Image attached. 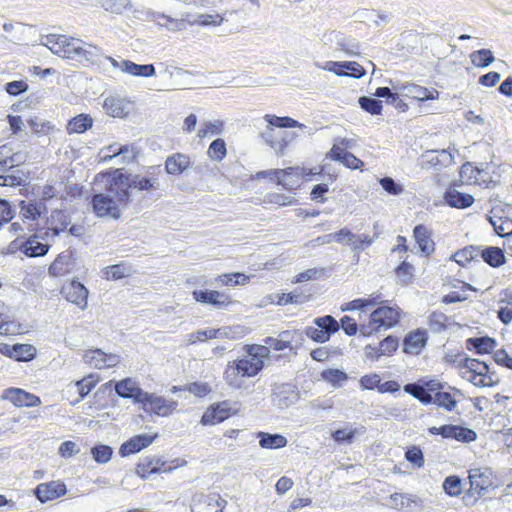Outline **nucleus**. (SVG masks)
<instances>
[{"instance_id":"nucleus-1","label":"nucleus","mask_w":512,"mask_h":512,"mask_svg":"<svg viewBox=\"0 0 512 512\" xmlns=\"http://www.w3.org/2000/svg\"><path fill=\"white\" fill-rule=\"evenodd\" d=\"M444 384L438 380H428L421 383H408L404 386V391L422 404H436L447 411H452L457 405V401L450 392L444 391Z\"/></svg>"},{"instance_id":"nucleus-2","label":"nucleus","mask_w":512,"mask_h":512,"mask_svg":"<svg viewBox=\"0 0 512 512\" xmlns=\"http://www.w3.org/2000/svg\"><path fill=\"white\" fill-rule=\"evenodd\" d=\"M129 200V192L123 185L116 184L109 193L95 194L92 198V207L98 217L118 219L121 216L120 206Z\"/></svg>"},{"instance_id":"nucleus-3","label":"nucleus","mask_w":512,"mask_h":512,"mask_svg":"<svg viewBox=\"0 0 512 512\" xmlns=\"http://www.w3.org/2000/svg\"><path fill=\"white\" fill-rule=\"evenodd\" d=\"M254 348L248 349L244 358L229 362L224 372L226 383L235 389L242 385V377L256 376L264 367V361L253 355Z\"/></svg>"},{"instance_id":"nucleus-4","label":"nucleus","mask_w":512,"mask_h":512,"mask_svg":"<svg viewBox=\"0 0 512 512\" xmlns=\"http://www.w3.org/2000/svg\"><path fill=\"white\" fill-rule=\"evenodd\" d=\"M458 368L462 378L477 387H492L499 382L496 373L484 361L463 357L458 361Z\"/></svg>"},{"instance_id":"nucleus-5","label":"nucleus","mask_w":512,"mask_h":512,"mask_svg":"<svg viewBox=\"0 0 512 512\" xmlns=\"http://www.w3.org/2000/svg\"><path fill=\"white\" fill-rule=\"evenodd\" d=\"M399 317L398 308L389 306L378 307L370 314L367 323L360 324V334L370 336L381 329L387 330L398 323Z\"/></svg>"},{"instance_id":"nucleus-6","label":"nucleus","mask_w":512,"mask_h":512,"mask_svg":"<svg viewBox=\"0 0 512 512\" xmlns=\"http://www.w3.org/2000/svg\"><path fill=\"white\" fill-rule=\"evenodd\" d=\"M429 432L432 435H441L446 439H455L462 443H470L477 438L474 430L458 425L445 424L440 427H431Z\"/></svg>"},{"instance_id":"nucleus-7","label":"nucleus","mask_w":512,"mask_h":512,"mask_svg":"<svg viewBox=\"0 0 512 512\" xmlns=\"http://www.w3.org/2000/svg\"><path fill=\"white\" fill-rule=\"evenodd\" d=\"M49 231H38L30 236L20 247V250L28 257H40L47 254L50 243Z\"/></svg>"},{"instance_id":"nucleus-8","label":"nucleus","mask_w":512,"mask_h":512,"mask_svg":"<svg viewBox=\"0 0 512 512\" xmlns=\"http://www.w3.org/2000/svg\"><path fill=\"white\" fill-rule=\"evenodd\" d=\"M141 404L142 409L145 412L154 413L162 417L170 415L177 407L176 401L167 400L161 396H156L148 392L147 397L143 398Z\"/></svg>"},{"instance_id":"nucleus-9","label":"nucleus","mask_w":512,"mask_h":512,"mask_svg":"<svg viewBox=\"0 0 512 512\" xmlns=\"http://www.w3.org/2000/svg\"><path fill=\"white\" fill-rule=\"evenodd\" d=\"M58 43L53 44L51 52L63 58L71 60H79L82 40L78 38H68L65 35H60L57 39Z\"/></svg>"},{"instance_id":"nucleus-10","label":"nucleus","mask_w":512,"mask_h":512,"mask_svg":"<svg viewBox=\"0 0 512 512\" xmlns=\"http://www.w3.org/2000/svg\"><path fill=\"white\" fill-rule=\"evenodd\" d=\"M234 413L227 401L219 402L206 409L201 417L200 423L202 425H216L228 419Z\"/></svg>"},{"instance_id":"nucleus-11","label":"nucleus","mask_w":512,"mask_h":512,"mask_svg":"<svg viewBox=\"0 0 512 512\" xmlns=\"http://www.w3.org/2000/svg\"><path fill=\"white\" fill-rule=\"evenodd\" d=\"M61 294L67 301L75 304L81 310L87 307L88 290L79 281L73 280L65 284L61 289Z\"/></svg>"},{"instance_id":"nucleus-12","label":"nucleus","mask_w":512,"mask_h":512,"mask_svg":"<svg viewBox=\"0 0 512 512\" xmlns=\"http://www.w3.org/2000/svg\"><path fill=\"white\" fill-rule=\"evenodd\" d=\"M83 360L96 369H103L115 367L119 363V356L107 354L101 349H92L84 353Z\"/></svg>"},{"instance_id":"nucleus-13","label":"nucleus","mask_w":512,"mask_h":512,"mask_svg":"<svg viewBox=\"0 0 512 512\" xmlns=\"http://www.w3.org/2000/svg\"><path fill=\"white\" fill-rule=\"evenodd\" d=\"M299 400V393L291 384H281L273 389L272 401L280 409H285Z\"/></svg>"},{"instance_id":"nucleus-14","label":"nucleus","mask_w":512,"mask_h":512,"mask_svg":"<svg viewBox=\"0 0 512 512\" xmlns=\"http://www.w3.org/2000/svg\"><path fill=\"white\" fill-rule=\"evenodd\" d=\"M193 298L202 304L212 305L218 309H222L231 303L230 296L221 291L216 290H194Z\"/></svg>"},{"instance_id":"nucleus-15","label":"nucleus","mask_w":512,"mask_h":512,"mask_svg":"<svg viewBox=\"0 0 512 512\" xmlns=\"http://www.w3.org/2000/svg\"><path fill=\"white\" fill-rule=\"evenodd\" d=\"M115 392L121 398L132 399L135 403L143 401L147 392L143 391L132 378H125L115 383Z\"/></svg>"},{"instance_id":"nucleus-16","label":"nucleus","mask_w":512,"mask_h":512,"mask_svg":"<svg viewBox=\"0 0 512 512\" xmlns=\"http://www.w3.org/2000/svg\"><path fill=\"white\" fill-rule=\"evenodd\" d=\"M71 224V218L63 210H53L47 219V227L43 231H49L48 238L54 241Z\"/></svg>"},{"instance_id":"nucleus-17","label":"nucleus","mask_w":512,"mask_h":512,"mask_svg":"<svg viewBox=\"0 0 512 512\" xmlns=\"http://www.w3.org/2000/svg\"><path fill=\"white\" fill-rule=\"evenodd\" d=\"M461 176L467 177L468 181L482 185L485 188H492L497 185V181L487 171L474 167L470 163L462 165Z\"/></svg>"},{"instance_id":"nucleus-18","label":"nucleus","mask_w":512,"mask_h":512,"mask_svg":"<svg viewBox=\"0 0 512 512\" xmlns=\"http://www.w3.org/2000/svg\"><path fill=\"white\" fill-rule=\"evenodd\" d=\"M394 89L401 92L404 96L410 97L419 101L437 99L439 92L435 89L429 90L426 87H422L413 83L403 84L401 86H393Z\"/></svg>"},{"instance_id":"nucleus-19","label":"nucleus","mask_w":512,"mask_h":512,"mask_svg":"<svg viewBox=\"0 0 512 512\" xmlns=\"http://www.w3.org/2000/svg\"><path fill=\"white\" fill-rule=\"evenodd\" d=\"M66 493V486L60 481L41 483L35 489V496L41 502L56 499Z\"/></svg>"},{"instance_id":"nucleus-20","label":"nucleus","mask_w":512,"mask_h":512,"mask_svg":"<svg viewBox=\"0 0 512 512\" xmlns=\"http://www.w3.org/2000/svg\"><path fill=\"white\" fill-rule=\"evenodd\" d=\"M157 437V434L148 435V434H138L124 442L120 449L119 453L122 457L128 456L130 454L137 453L142 449L148 447Z\"/></svg>"},{"instance_id":"nucleus-21","label":"nucleus","mask_w":512,"mask_h":512,"mask_svg":"<svg viewBox=\"0 0 512 512\" xmlns=\"http://www.w3.org/2000/svg\"><path fill=\"white\" fill-rule=\"evenodd\" d=\"M3 398L9 400L15 406L19 407H35L41 403L40 398L38 396L30 394L19 388L7 389L4 393Z\"/></svg>"},{"instance_id":"nucleus-22","label":"nucleus","mask_w":512,"mask_h":512,"mask_svg":"<svg viewBox=\"0 0 512 512\" xmlns=\"http://www.w3.org/2000/svg\"><path fill=\"white\" fill-rule=\"evenodd\" d=\"M278 185H281L284 189L292 191L299 187L301 176L305 174L306 170L301 167H288L285 169H279Z\"/></svg>"},{"instance_id":"nucleus-23","label":"nucleus","mask_w":512,"mask_h":512,"mask_svg":"<svg viewBox=\"0 0 512 512\" xmlns=\"http://www.w3.org/2000/svg\"><path fill=\"white\" fill-rule=\"evenodd\" d=\"M103 108L112 117H125L130 112L131 103L118 96H109L104 100Z\"/></svg>"},{"instance_id":"nucleus-24","label":"nucleus","mask_w":512,"mask_h":512,"mask_svg":"<svg viewBox=\"0 0 512 512\" xmlns=\"http://www.w3.org/2000/svg\"><path fill=\"white\" fill-rule=\"evenodd\" d=\"M470 490L481 495L482 491L487 490L492 485L491 472L489 469H471L469 471Z\"/></svg>"},{"instance_id":"nucleus-25","label":"nucleus","mask_w":512,"mask_h":512,"mask_svg":"<svg viewBox=\"0 0 512 512\" xmlns=\"http://www.w3.org/2000/svg\"><path fill=\"white\" fill-rule=\"evenodd\" d=\"M413 235L419 250L426 256L430 255L435 250V243L431 238V231L423 224L416 225L413 230Z\"/></svg>"},{"instance_id":"nucleus-26","label":"nucleus","mask_w":512,"mask_h":512,"mask_svg":"<svg viewBox=\"0 0 512 512\" xmlns=\"http://www.w3.org/2000/svg\"><path fill=\"white\" fill-rule=\"evenodd\" d=\"M191 164L190 157L183 153H174L165 161V171L171 175L183 173Z\"/></svg>"},{"instance_id":"nucleus-27","label":"nucleus","mask_w":512,"mask_h":512,"mask_svg":"<svg viewBox=\"0 0 512 512\" xmlns=\"http://www.w3.org/2000/svg\"><path fill=\"white\" fill-rule=\"evenodd\" d=\"M126 188L139 191L156 190L159 188V179L154 176V172H150L148 175H135L131 178Z\"/></svg>"},{"instance_id":"nucleus-28","label":"nucleus","mask_w":512,"mask_h":512,"mask_svg":"<svg viewBox=\"0 0 512 512\" xmlns=\"http://www.w3.org/2000/svg\"><path fill=\"white\" fill-rule=\"evenodd\" d=\"M444 200L450 207L465 209L474 203V197L471 194L462 193L456 189H448L444 193Z\"/></svg>"},{"instance_id":"nucleus-29","label":"nucleus","mask_w":512,"mask_h":512,"mask_svg":"<svg viewBox=\"0 0 512 512\" xmlns=\"http://www.w3.org/2000/svg\"><path fill=\"white\" fill-rule=\"evenodd\" d=\"M145 13L147 14V17L151 19V21L156 22L159 26L165 27L170 31H180L183 30L186 26V23L183 19L172 18L168 15L155 11H147Z\"/></svg>"},{"instance_id":"nucleus-30","label":"nucleus","mask_w":512,"mask_h":512,"mask_svg":"<svg viewBox=\"0 0 512 512\" xmlns=\"http://www.w3.org/2000/svg\"><path fill=\"white\" fill-rule=\"evenodd\" d=\"M164 465L165 461H162L160 458L146 457L137 464L136 474L145 479L151 474L162 471V466Z\"/></svg>"},{"instance_id":"nucleus-31","label":"nucleus","mask_w":512,"mask_h":512,"mask_svg":"<svg viewBox=\"0 0 512 512\" xmlns=\"http://www.w3.org/2000/svg\"><path fill=\"white\" fill-rule=\"evenodd\" d=\"M496 347V341L488 336L468 338L466 340V348L477 354L491 353Z\"/></svg>"},{"instance_id":"nucleus-32","label":"nucleus","mask_w":512,"mask_h":512,"mask_svg":"<svg viewBox=\"0 0 512 512\" xmlns=\"http://www.w3.org/2000/svg\"><path fill=\"white\" fill-rule=\"evenodd\" d=\"M426 341L425 331L416 330L411 332L404 339V351L409 354H418L425 346Z\"/></svg>"},{"instance_id":"nucleus-33","label":"nucleus","mask_w":512,"mask_h":512,"mask_svg":"<svg viewBox=\"0 0 512 512\" xmlns=\"http://www.w3.org/2000/svg\"><path fill=\"white\" fill-rule=\"evenodd\" d=\"M121 71L132 76L152 77L156 71L153 64H136L130 60H122Z\"/></svg>"},{"instance_id":"nucleus-34","label":"nucleus","mask_w":512,"mask_h":512,"mask_svg":"<svg viewBox=\"0 0 512 512\" xmlns=\"http://www.w3.org/2000/svg\"><path fill=\"white\" fill-rule=\"evenodd\" d=\"M103 57L104 54L101 48L82 42L78 61H86L92 65L100 66L103 63Z\"/></svg>"},{"instance_id":"nucleus-35","label":"nucleus","mask_w":512,"mask_h":512,"mask_svg":"<svg viewBox=\"0 0 512 512\" xmlns=\"http://www.w3.org/2000/svg\"><path fill=\"white\" fill-rule=\"evenodd\" d=\"M280 131H276L274 127L267 124L265 129L260 132L261 139L269 145L277 155H283L285 151V143L277 140Z\"/></svg>"},{"instance_id":"nucleus-36","label":"nucleus","mask_w":512,"mask_h":512,"mask_svg":"<svg viewBox=\"0 0 512 512\" xmlns=\"http://www.w3.org/2000/svg\"><path fill=\"white\" fill-rule=\"evenodd\" d=\"M72 267L71 252L60 253L49 267V274L52 276H62L68 273Z\"/></svg>"},{"instance_id":"nucleus-37","label":"nucleus","mask_w":512,"mask_h":512,"mask_svg":"<svg viewBox=\"0 0 512 512\" xmlns=\"http://www.w3.org/2000/svg\"><path fill=\"white\" fill-rule=\"evenodd\" d=\"M257 438L260 447L264 449H279L285 447L288 443L285 436L277 433L258 432Z\"/></svg>"},{"instance_id":"nucleus-38","label":"nucleus","mask_w":512,"mask_h":512,"mask_svg":"<svg viewBox=\"0 0 512 512\" xmlns=\"http://www.w3.org/2000/svg\"><path fill=\"white\" fill-rule=\"evenodd\" d=\"M21 161V154L14 153L10 146H0V171H6L13 168L14 166L19 165Z\"/></svg>"},{"instance_id":"nucleus-39","label":"nucleus","mask_w":512,"mask_h":512,"mask_svg":"<svg viewBox=\"0 0 512 512\" xmlns=\"http://www.w3.org/2000/svg\"><path fill=\"white\" fill-rule=\"evenodd\" d=\"M107 150L111 152L110 155H105L104 160H111L113 158L119 159L120 163H129L132 161L135 157L133 148L129 145H121L118 146L116 144L110 145L107 147Z\"/></svg>"},{"instance_id":"nucleus-40","label":"nucleus","mask_w":512,"mask_h":512,"mask_svg":"<svg viewBox=\"0 0 512 512\" xmlns=\"http://www.w3.org/2000/svg\"><path fill=\"white\" fill-rule=\"evenodd\" d=\"M44 211H46V206L42 201L21 202L20 214L24 219L37 220Z\"/></svg>"},{"instance_id":"nucleus-41","label":"nucleus","mask_w":512,"mask_h":512,"mask_svg":"<svg viewBox=\"0 0 512 512\" xmlns=\"http://www.w3.org/2000/svg\"><path fill=\"white\" fill-rule=\"evenodd\" d=\"M480 256L484 262L492 267H499L505 263L504 252L499 247L490 246L485 249H480Z\"/></svg>"},{"instance_id":"nucleus-42","label":"nucleus","mask_w":512,"mask_h":512,"mask_svg":"<svg viewBox=\"0 0 512 512\" xmlns=\"http://www.w3.org/2000/svg\"><path fill=\"white\" fill-rule=\"evenodd\" d=\"M263 119L274 128H304L305 125L288 116L265 114Z\"/></svg>"},{"instance_id":"nucleus-43","label":"nucleus","mask_w":512,"mask_h":512,"mask_svg":"<svg viewBox=\"0 0 512 512\" xmlns=\"http://www.w3.org/2000/svg\"><path fill=\"white\" fill-rule=\"evenodd\" d=\"M364 433V427L360 428H352L351 426H347L342 429H337L332 432V438L337 443H347L350 444L353 442L356 435H360Z\"/></svg>"},{"instance_id":"nucleus-44","label":"nucleus","mask_w":512,"mask_h":512,"mask_svg":"<svg viewBox=\"0 0 512 512\" xmlns=\"http://www.w3.org/2000/svg\"><path fill=\"white\" fill-rule=\"evenodd\" d=\"M93 119L87 114H80L72 118L67 125L68 133H84L92 127Z\"/></svg>"},{"instance_id":"nucleus-45","label":"nucleus","mask_w":512,"mask_h":512,"mask_svg":"<svg viewBox=\"0 0 512 512\" xmlns=\"http://www.w3.org/2000/svg\"><path fill=\"white\" fill-rule=\"evenodd\" d=\"M374 240V237H371L367 234L353 233V237H349L348 241H346V245H348L357 255H359L367 247L372 245Z\"/></svg>"},{"instance_id":"nucleus-46","label":"nucleus","mask_w":512,"mask_h":512,"mask_svg":"<svg viewBox=\"0 0 512 512\" xmlns=\"http://www.w3.org/2000/svg\"><path fill=\"white\" fill-rule=\"evenodd\" d=\"M417 505L411 495L394 493L390 496V507L397 510H412Z\"/></svg>"},{"instance_id":"nucleus-47","label":"nucleus","mask_w":512,"mask_h":512,"mask_svg":"<svg viewBox=\"0 0 512 512\" xmlns=\"http://www.w3.org/2000/svg\"><path fill=\"white\" fill-rule=\"evenodd\" d=\"M478 256H480V248L475 246H468L453 254L451 259L459 265L465 266L466 263L476 259Z\"/></svg>"},{"instance_id":"nucleus-48","label":"nucleus","mask_w":512,"mask_h":512,"mask_svg":"<svg viewBox=\"0 0 512 512\" xmlns=\"http://www.w3.org/2000/svg\"><path fill=\"white\" fill-rule=\"evenodd\" d=\"M324 381L330 383L333 387H341L348 379L347 374L339 369H326L321 372Z\"/></svg>"},{"instance_id":"nucleus-49","label":"nucleus","mask_w":512,"mask_h":512,"mask_svg":"<svg viewBox=\"0 0 512 512\" xmlns=\"http://www.w3.org/2000/svg\"><path fill=\"white\" fill-rule=\"evenodd\" d=\"M103 272L106 279L118 280L129 276L132 273V267L125 263H119L107 266Z\"/></svg>"},{"instance_id":"nucleus-50","label":"nucleus","mask_w":512,"mask_h":512,"mask_svg":"<svg viewBox=\"0 0 512 512\" xmlns=\"http://www.w3.org/2000/svg\"><path fill=\"white\" fill-rule=\"evenodd\" d=\"M97 381L98 380L94 377V375L90 374L73 384V387L79 394V399L77 402L83 400L91 392V390L96 386Z\"/></svg>"},{"instance_id":"nucleus-51","label":"nucleus","mask_w":512,"mask_h":512,"mask_svg":"<svg viewBox=\"0 0 512 512\" xmlns=\"http://www.w3.org/2000/svg\"><path fill=\"white\" fill-rule=\"evenodd\" d=\"M13 359L28 362L34 359L37 349L31 344H14Z\"/></svg>"},{"instance_id":"nucleus-52","label":"nucleus","mask_w":512,"mask_h":512,"mask_svg":"<svg viewBox=\"0 0 512 512\" xmlns=\"http://www.w3.org/2000/svg\"><path fill=\"white\" fill-rule=\"evenodd\" d=\"M398 348V341L396 338L392 336L386 337L383 341L379 343L378 347H373L371 345H368V350H375L376 351V358H380L384 355H390L393 352H395Z\"/></svg>"},{"instance_id":"nucleus-53","label":"nucleus","mask_w":512,"mask_h":512,"mask_svg":"<svg viewBox=\"0 0 512 512\" xmlns=\"http://www.w3.org/2000/svg\"><path fill=\"white\" fill-rule=\"evenodd\" d=\"M314 324L329 334V338L340 329L338 321L331 315H325L314 319Z\"/></svg>"},{"instance_id":"nucleus-54","label":"nucleus","mask_w":512,"mask_h":512,"mask_svg":"<svg viewBox=\"0 0 512 512\" xmlns=\"http://www.w3.org/2000/svg\"><path fill=\"white\" fill-rule=\"evenodd\" d=\"M471 62L477 67H488L494 60V55L489 49H480L470 54Z\"/></svg>"},{"instance_id":"nucleus-55","label":"nucleus","mask_w":512,"mask_h":512,"mask_svg":"<svg viewBox=\"0 0 512 512\" xmlns=\"http://www.w3.org/2000/svg\"><path fill=\"white\" fill-rule=\"evenodd\" d=\"M248 280V277L245 274L236 272L232 274H222L215 279L216 285H224V286H234V285H243Z\"/></svg>"},{"instance_id":"nucleus-56","label":"nucleus","mask_w":512,"mask_h":512,"mask_svg":"<svg viewBox=\"0 0 512 512\" xmlns=\"http://www.w3.org/2000/svg\"><path fill=\"white\" fill-rule=\"evenodd\" d=\"M208 156L212 160L221 161L227 154L226 143L222 138H217L209 145Z\"/></svg>"},{"instance_id":"nucleus-57","label":"nucleus","mask_w":512,"mask_h":512,"mask_svg":"<svg viewBox=\"0 0 512 512\" xmlns=\"http://www.w3.org/2000/svg\"><path fill=\"white\" fill-rule=\"evenodd\" d=\"M448 317L440 312L434 311L428 318V326L431 331L439 333L447 328Z\"/></svg>"},{"instance_id":"nucleus-58","label":"nucleus","mask_w":512,"mask_h":512,"mask_svg":"<svg viewBox=\"0 0 512 512\" xmlns=\"http://www.w3.org/2000/svg\"><path fill=\"white\" fill-rule=\"evenodd\" d=\"M223 122L220 120L207 121L203 123L202 127L198 130V137L205 138L208 136L219 135L223 131Z\"/></svg>"},{"instance_id":"nucleus-59","label":"nucleus","mask_w":512,"mask_h":512,"mask_svg":"<svg viewBox=\"0 0 512 512\" xmlns=\"http://www.w3.org/2000/svg\"><path fill=\"white\" fill-rule=\"evenodd\" d=\"M413 270L414 268L410 263L403 261L395 269L398 283H400L401 285H408L409 283H411L413 278Z\"/></svg>"},{"instance_id":"nucleus-60","label":"nucleus","mask_w":512,"mask_h":512,"mask_svg":"<svg viewBox=\"0 0 512 512\" xmlns=\"http://www.w3.org/2000/svg\"><path fill=\"white\" fill-rule=\"evenodd\" d=\"M360 107L372 115H378L382 111V102L376 98L362 96L359 98Z\"/></svg>"},{"instance_id":"nucleus-61","label":"nucleus","mask_w":512,"mask_h":512,"mask_svg":"<svg viewBox=\"0 0 512 512\" xmlns=\"http://www.w3.org/2000/svg\"><path fill=\"white\" fill-rule=\"evenodd\" d=\"M93 459L100 464L107 463L113 454V450L108 445H96L91 449Z\"/></svg>"},{"instance_id":"nucleus-62","label":"nucleus","mask_w":512,"mask_h":512,"mask_svg":"<svg viewBox=\"0 0 512 512\" xmlns=\"http://www.w3.org/2000/svg\"><path fill=\"white\" fill-rule=\"evenodd\" d=\"M289 331H283L280 333V338L267 337L264 342L270 348L276 351H283L290 347V341L288 340Z\"/></svg>"},{"instance_id":"nucleus-63","label":"nucleus","mask_w":512,"mask_h":512,"mask_svg":"<svg viewBox=\"0 0 512 512\" xmlns=\"http://www.w3.org/2000/svg\"><path fill=\"white\" fill-rule=\"evenodd\" d=\"M443 489L450 496H458L461 493V479L455 475L446 477Z\"/></svg>"},{"instance_id":"nucleus-64","label":"nucleus","mask_w":512,"mask_h":512,"mask_svg":"<svg viewBox=\"0 0 512 512\" xmlns=\"http://www.w3.org/2000/svg\"><path fill=\"white\" fill-rule=\"evenodd\" d=\"M218 332L219 330L217 329L198 330L190 333L187 336V341L189 344H195L197 342L205 341L206 339H214L217 337Z\"/></svg>"}]
</instances>
